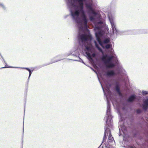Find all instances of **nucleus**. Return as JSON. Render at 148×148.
<instances>
[{"mask_svg": "<svg viewBox=\"0 0 148 148\" xmlns=\"http://www.w3.org/2000/svg\"><path fill=\"white\" fill-rule=\"evenodd\" d=\"M135 98V97L134 95H132L128 99V101L129 102H132Z\"/></svg>", "mask_w": 148, "mask_h": 148, "instance_id": "f8f14e48", "label": "nucleus"}, {"mask_svg": "<svg viewBox=\"0 0 148 148\" xmlns=\"http://www.w3.org/2000/svg\"><path fill=\"white\" fill-rule=\"evenodd\" d=\"M79 37L82 42L91 40L92 39V36L90 35L87 34H85L81 35Z\"/></svg>", "mask_w": 148, "mask_h": 148, "instance_id": "20e7f679", "label": "nucleus"}, {"mask_svg": "<svg viewBox=\"0 0 148 148\" xmlns=\"http://www.w3.org/2000/svg\"><path fill=\"white\" fill-rule=\"evenodd\" d=\"M25 69L27 70L28 71H30V70L28 68H25Z\"/></svg>", "mask_w": 148, "mask_h": 148, "instance_id": "5701e85b", "label": "nucleus"}, {"mask_svg": "<svg viewBox=\"0 0 148 148\" xmlns=\"http://www.w3.org/2000/svg\"><path fill=\"white\" fill-rule=\"evenodd\" d=\"M90 21H92L94 19V18L93 16H90Z\"/></svg>", "mask_w": 148, "mask_h": 148, "instance_id": "6ab92c4d", "label": "nucleus"}, {"mask_svg": "<svg viewBox=\"0 0 148 148\" xmlns=\"http://www.w3.org/2000/svg\"><path fill=\"white\" fill-rule=\"evenodd\" d=\"M108 134H109L108 142L110 143H112L113 141L115 142L113 137L112 136L111 134V130L108 128H106L104 134L103 139H105L106 138Z\"/></svg>", "mask_w": 148, "mask_h": 148, "instance_id": "7ed1b4c3", "label": "nucleus"}, {"mask_svg": "<svg viewBox=\"0 0 148 148\" xmlns=\"http://www.w3.org/2000/svg\"><path fill=\"white\" fill-rule=\"evenodd\" d=\"M86 0H77L79 5V7L80 8V11L82 13L81 17L82 18V21L84 22L85 25H86L88 22V21L86 18V16L85 14L84 10V3L83 1Z\"/></svg>", "mask_w": 148, "mask_h": 148, "instance_id": "f257e3e1", "label": "nucleus"}, {"mask_svg": "<svg viewBox=\"0 0 148 148\" xmlns=\"http://www.w3.org/2000/svg\"><path fill=\"white\" fill-rule=\"evenodd\" d=\"M73 1H76V0H73Z\"/></svg>", "mask_w": 148, "mask_h": 148, "instance_id": "a878e982", "label": "nucleus"}, {"mask_svg": "<svg viewBox=\"0 0 148 148\" xmlns=\"http://www.w3.org/2000/svg\"><path fill=\"white\" fill-rule=\"evenodd\" d=\"M115 88L117 92L119 95L121 96L122 95V94L120 91V88L119 86L118 85H116L115 86Z\"/></svg>", "mask_w": 148, "mask_h": 148, "instance_id": "9d476101", "label": "nucleus"}, {"mask_svg": "<svg viewBox=\"0 0 148 148\" xmlns=\"http://www.w3.org/2000/svg\"><path fill=\"white\" fill-rule=\"evenodd\" d=\"M86 7L88 9L89 11L92 12V13L95 14L96 15L97 13L93 10L91 5L89 4H86Z\"/></svg>", "mask_w": 148, "mask_h": 148, "instance_id": "1a4fd4ad", "label": "nucleus"}, {"mask_svg": "<svg viewBox=\"0 0 148 148\" xmlns=\"http://www.w3.org/2000/svg\"><path fill=\"white\" fill-rule=\"evenodd\" d=\"M110 22L112 26L113 31L114 32L115 30L116 31V29L115 27V25L114 24V21L113 20H110Z\"/></svg>", "mask_w": 148, "mask_h": 148, "instance_id": "9b49d317", "label": "nucleus"}, {"mask_svg": "<svg viewBox=\"0 0 148 148\" xmlns=\"http://www.w3.org/2000/svg\"><path fill=\"white\" fill-rule=\"evenodd\" d=\"M143 103L142 108L144 110L146 111L148 108V99L144 100Z\"/></svg>", "mask_w": 148, "mask_h": 148, "instance_id": "0eeeda50", "label": "nucleus"}, {"mask_svg": "<svg viewBox=\"0 0 148 148\" xmlns=\"http://www.w3.org/2000/svg\"><path fill=\"white\" fill-rule=\"evenodd\" d=\"M95 42V46H96V47L97 48V49H98V50L100 51L101 52L103 53V51H102V49H101L99 47V45L96 43V42Z\"/></svg>", "mask_w": 148, "mask_h": 148, "instance_id": "ddd939ff", "label": "nucleus"}, {"mask_svg": "<svg viewBox=\"0 0 148 148\" xmlns=\"http://www.w3.org/2000/svg\"><path fill=\"white\" fill-rule=\"evenodd\" d=\"M141 112V110L140 109H138L136 110V112L137 113L139 114Z\"/></svg>", "mask_w": 148, "mask_h": 148, "instance_id": "f3484780", "label": "nucleus"}, {"mask_svg": "<svg viewBox=\"0 0 148 148\" xmlns=\"http://www.w3.org/2000/svg\"><path fill=\"white\" fill-rule=\"evenodd\" d=\"M112 47V45L111 44H108L106 45L105 46V48L107 49H108Z\"/></svg>", "mask_w": 148, "mask_h": 148, "instance_id": "2eb2a0df", "label": "nucleus"}, {"mask_svg": "<svg viewBox=\"0 0 148 148\" xmlns=\"http://www.w3.org/2000/svg\"><path fill=\"white\" fill-rule=\"evenodd\" d=\"M96 56V54L95 53H93L92 55V56L93 57H95Z\"/></svg>", "mask_w": 148, "mask_h": 148, "instance_id": "412c9836", "label": "nucleus"}, {"mask_svg": "<svg viewBox=\"0 0 148 148\" xmlns=\"http://www.w3.org/2000/svg\"><path fill=\"white\" fill-rule=\"evenodd\" d=\"M29 72V76H30L32 74V72L31 70Z\"/></svg>", "mask_w": 148, "mask_h": 148, "instance_id": "4be33fe9", "label": "nucleus"}, {"mask_svg": "<svg viewBox=\"0 0 148 148\" xmlns=\"http://www.w3.org/2000/svg\"><path fill=\"white\" fill-rule=\"evenodd\" d=\"M95 36L97 40L99 43V44L103 48H104V46L103 45V42L101 41L100 38L102 36L101 33L100 32H99L98 33H96Z\"/></svg>", "mask_w": 148, "mask_h": 148, "instance_id": "39448f33", "label": "nucleus"}, {"mask_svg": "<svg viewBox=\"0 0 148 148\" xmlns=\"http://www.w3.org/2000/svg\"><path fill=\"white\" fill-rule=\"evenodd\" d=\"M5 68V67H2V68Z\"/></svg>", "mask_w": 148, "mask_h": 148, "instance_id": "bb28decb", "label": "nucleus"}, {"mask_svg": "<svg viewBox=\"0 0 148 148\" xmlns=\"http://www.w3.org/2000/svg\"><path fill=\"white\" fill-rule=\"evenodd\" d=\"M115 73L114 71L112 70L108 71L106 73V75L108 77L113 76L115 75Z\"/></svg>", "mask_w": 148, "mask_h": 148, "instance_id": "6e6552de", "label": "nucleus"}, {"mask_svg": "<svg viewBox=\"0 0 148 148\" xmlns=\"http://www.w3.org/2000/svg\"><path fill=\"white\" fill-rule=\"evenodd\" d=\"M86 49L88 51H89L90 50V47L88 46L86 47Z\"/></svg>", "mask_w": 148, "mask_h": 148, "instance_id": "a211bd4d", "label": "nucleus"}, {"mask_svg": "<svg viewBox=\"0 0 148 148\" xmlns=\"http://www.w3.org/2000/svg\"><path fill=\"white\" fill-rule=\"evenodd\" d=\"M147 92L146 91H143V95H146L147 94Z\"/></svg>", "mask_w": 148, "mask_h": 148, "instance_id": "aec40b11", "label": "nucleus"}, {"mask_svg": "<svg viewBox=\"0 0 148 148\" xmlns=\"http://www.w3.org/2000/svg\"><path fill=\"white\" fill-rule=\"evenodd\" d=\"M129 147L130 148H135V147H134L133 146H130Z\"/></svg>", "mask_w": 148, "mask_h": 148, "instance_id": "393cba45", "label": "nucleus"}, {"mask_svg": "<svg viewBox=\"0 0 148 148\" xmlns=\"http://www.w3.org/2000/svg\"><path fill=\"white\" fill-rule=\"evenodd\" d=\"M110 42V40L109 39L106 38L104 40L103 43L104 44H107L109 43Z\"/></svg>", "mask_w": 148, "mask_h": 148, "instance_id": "4468645a", "label": "nucleus"}, {"mask_svg": "<svg viewBox=\"0 0 148 148\" xmlns=\"http://www.w3.org/2000/svg\"><path fill=\"white\" fill-rule=\"evenodd\" d=\"M108 57L107 55H103L101 58V60L104 62L106 66L109 68H112L114 67L115 65V64L111 62L112 59L114 58V56H112L108 57L107 59L106 58Z\"/></svg>", "mask_w": 148, "mask_h": 148, "instance_id": "f03ea898", "label": "nucleus"}, {"mask_svg": "<svg viewBox=\"0 0 148 148\" xmlns=\"http://www.w3.org/2000/svg\"><path fill=\"white\" fill-rule=\"evenodd\" d=\"M52 62L51 63H49V64H52V63H53L54 62Z\"/></svg>", "mask_w": 148, "mask_h": 148, "instance_id": "b1692460", "label": "nucleus"}, {"mask_svg": "<svg viewBox=\"0 0 148 148\" xmlns=\"http://www.w3.org/2000/svg\"><path fill=\"white\" fill-rule=\"evenodd\" d=\"M86 53L87 55V56H88L89 58L90 59H92L91 56L90 55V53L89 52H86Z\"/></svg>", "mask_w": 148, "mask_h": 148, "instance_id": "dca6fc26", "label": "nucleus"}, {"mask_svg": "<svg viewBox=\"0 0 148 148\" xmlns=\"http://www.w3.org/2000/svg\"><path fill=\"white\" fill-rule=\"evenodd\" d=\"M80 12V9L79 10L75 9L74 11L71 13V14L74 18L75 17H77L79 16Z\"/></svg>", "mask_w": 148, "mask_h": 148, "instance_id": "423d86ee", "label": "nucleus"}]
</instances>
